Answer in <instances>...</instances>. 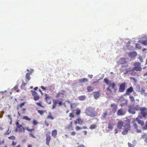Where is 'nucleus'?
I'll use <instances>...</instances> for the list:
<instances>
[{
  "instance_id": "f03ea898",
  "label": "nucleus",
  "mask_w": 147,
  "mask_h": 147,
  "mask_svg": "<svg viewBox=\"0 0 147 147\" xmlns=\"http://www.w3.org/2000/svg\"><path fill=\"white\" fill-rule=\"evenodd\" d=\"M130 121L129 119L125 121V125L123 126L124 127V129L122 132V134L123 135H126L128 133V131L131 128V126L130 125Z\"/></svg>"
},
{
  "instance_id": "ea45409f",
  "label": "nucleus",
  "mask_w": 147,
  "mask_h": 147,
  "mask_svg": "<svg viewBox=\"0 0 147 147\" xmlns=\"http://www.w3.org/2000/svg\"><path fill=\"white\" fill-rule=\"evenodd\" d=\"M38 112L41 115H42L43 114V113H44V112L43 111L41 110H38Z\"/></svg>"
},
{
  "instance_id": "37998d69",
  "label": "nucleus",
  "mask_w": 147,
  "mask_h": 147,
  "mask_svg": "<svg viewBox=\"0 0 147 147\" xmlns=\"http://www.w3.org/2000/svg\"><path fill=\"white\" fill-rule=\"evenodd\" d=\"M82 129V127H80L79 126L76 127V130L78 131Z\"/></svg>"
},
{
  "instance_id": "c9c22d12",
  "label": "nucleus",
  "mask_w": 147,
  "mask_h": 147,
  "mask_svg": "<svg viewBox=\"0 0 147 147\" xmlns=\"http://www.w3.org/2000/svg\"><path fill=\"white\" fill-rule=\"evenodd\" d=\"M26 129L28 131L30 132H32V131L34 130V128L30 129L28 127H27L26 128Z\"/></svg>"
},
{
  "instance_id": "2f4dec72",
  "label": "nucleus",
  "mask_w": 147,
  "mask_h": 147,
  "mask_svg": "<svg viewBox=\"0 0 147 147\" xmlns=\"http://www.w3.org/2000/svg\"><path fill=\"white\" fill-rule=\"evenodd\" d=\"M47 118L48 119H54V118L52 116L51 113H50L49 115L47 116Z\"/></svg>"
},
{
  "instance_id": "bf43d9fd",
  "label": "nucleus",
  "mask_w": 147,
  "mask_h": 147,
  "mask_svg": "<svg viewBox=\"0 0 147 147\" xmlns=\"http://www.w3.org/2000/svg\"><path fill=\"white\" fill-rule=\"evenodd\" d=\"M40 88L42 89L43 90H46V88L44 87L43 86H42L40 87Z\"/></svg>"
},
{
  "instance_id": "2eb2a0df",
  "label": "nucleus",
  "mask_w": 147,
  "mask_h": 147,
  "mask_svg": "<svg viewBox=\"0 0 147 147\" xmlns=\"http://www.w3.org/2000/svg\"><path fill=\"white\" fill-rule=\"evenodd\" d=\"M133 88L132 86H131L127 89L126 91L125 94L129 95L133 91Z\"/></svg>"
},
{
  "instance_id": "473e14b6",
  "label": "nucleus",
  "mask_w": 147,
  "mask_h": 147,
  "mask_svg": "<svg viewBox=\"0 0 147 147\" xmlns=\"http://www.w3.org/2000/svg\"><path fill=\"white\" fill-rule=\"evenodd\" d=\"M96 127V126L95 125L92 124L90 126V128L91 129H92L95 128Z\"/></svg>"
},
{
  "instance_id": "1a4fd4ad",
  "label": "nucleus",
  "mask_w": 147,
  "mask_h": 147,
  "mask_svg": "<svg viewBox=\"0 0 147 147\" xmlns=\"http://www.w3.org/2000/svg\"><path fill=\"white\" fill-rule=\"evenodd\" d=\"M30 92L32 93V95L33 96V99L34 101L38 100L39 99L40 96L35 91L31 90Z\"/></svg>"
},
{
  "instance_id": "e433bc0d",
  "label": "nucleus",
  "mask_w": 147,
  "mask_h": 147,
  "mask_svg": "<svg viewBox=\"0 0 147 147\" xmlns=\"http://www.w3.org/2000/svg\"><path fill=\"white\" fill-rule=\"evenodd\" d=\"M143 130H147V121H146L145 126L142 127Z\"/></svg>"
},
{
  "instance_id": "603ef678",
  "label": "nucleus",
  "mask_w": 147,
  "mask_h": 147,
  "mask_svg": "<svg viewBox=\"0 0 147 147\" xmlns=\"http://www.w3.org/2000/svg\"><path fill=\"white\" fill-rule=\"evenodd\" d=\"M61 92H59L58 93H57L56 95V97H59L61 96Z\"/></svg>"
},
{
  "instance_id": "f3484780",
  "label": "nucleus",
  "mask_w": 147,
  "mask_h": 147,
  "mask_svg": "<svg viewBox=\"0 0 147 147\" xmlns=\"http://www.w3.org/2000/svg\"><path fill=\"white\" fill-rule=\"evenodd\" d=\"M119 63L120 64H124L126 63V59L124 58H121L119 60Z\"/></svg>"
},
{
  "instance_id": "5701e85b",
  "label": "nucleus",
  "mask_w": 147,
  "mask_h": 147,
  "mask_svg": "<svg viewBox=\"0 0 147 147\" xmlns=\"http://www.w3.org/2000/svg\"><path fill=\"white\" fill-rule=\"evenodd\" d=\"M77 121H78V124L80 125H82L84 123V121L80 118H78L77 119Z\"/></svg>"
},
{
  "instance_id": "39448f33",
  "label": "nucleus",
  "mask_w": 147,
  "mask_h": 147,
  "mask_svg": "<svg viewBox=\"0 0 147 147\" xmlns=\"http://www.w3.org/2000/svg\"><path fill=\"white\" fill-rule=\"evenodd\" d=\"M63 99L61 98L60 99V100H53V104L52 106V109H54L56 107L57 104H58L59 106L62 105V102L63 101Z\"/></svg>"
},
{
  "instance_id": "aec40b11",
  "label": "nucleus",
  "mask_w": 147,
  "mask_h": 147,
  "mask_svg": "<svg viewBox=\"0 0 147 147\" xmlns=\"http://www.w3.org/2000/svg\"><path fill=\"white\" fill-rule=\"evenodd\" d=\"M137 53L135 51L130 53L129 55L131 57H135L137 55Z\"/></svg>"
},
{
  "instance_id": "20e7f679",
  "label": "nucleus",
  "mask_w": 147,
  "mask_h": 147,
  "mask_svg": "<svg viewBox=\"0 0 147 147\" xmlns=\"http://www.w3.org/2000/svg\"><path fill=\"white\" fill-rule=\"evenodd\" d=\"M141 64L139 62H135L134 64V67L133 68L132 71L134 70L137 71H141L142 68L141 67Z\"/></svg>"
},
{
  "instance_id": "9b49d317",
  "label": "nucleus",
  "mask_w": 147,
  "mask_h": 147,
  "mask_svg": "<svg viewBox=\"0 0 147 147\" xmlns=\"http://www.w3.org/2000/svg\"><path fill=\"white\" fill-rule=\"evenodd\" d=\"M110 107L111 108L112 111L113 113H115L117 108V105L113 103L111 105Z\"/></svg>"
},
{
  "instance_id": "c03bdc74",
  "label": "nucleus",
  "mask_w": 147,
  "mask_h": 147,
  "mask_svg": "<svg viewBox=\"0 0 147 147\" xmlns=\"http://www.w3.org/2000/svg\"><path fill=\"white\" fill-rule=\"evenodd\" d=\"M41 102H37V103H36V104L37 105L40 107H42L43 106L41 105Z\"/></svg>"
},
{
  "instance_id": "a878e982",
  "label": "nucleus",
  "mask_w": 147,
  "mask_h": 147,
  "mask_svg": "<svg viewBox=\"0 0 147 147\" xmlns=\"http://www.w3.org/2000/svg\"><path fill=\"white\" fill-rule=\"evenodd\" d=\"M87 89L88 92H90L93 91L92 87L91 86H88L87 88Z\"/></svg>"
},
{
  "instance_id": "338daca9",
  "label": "nucleus",
  "mask_w": 147,
  "mask_h": 147,
  "mask_svg": "<svg viewBox=\"0 0 147 147\" xmlns=\"http://www.w3.org/2000/svg\"><path fill=\"white\" fill-rule=\"evenodd\" d=\"M143 76H147V71L144 74Z\"/></svg>"
},
{
  "instance_id": "e2e57ef3",
  "label": "nucleus",
  "mask_w": 147,
  "mask_h": 147,
  "mask_svg": "<svg viewBox=\"0 0 147 147\" xmlns=\"http://www.w3.org/2000/svg\"><path fill=\"white\" fill-rule=\"evenodd\" d=\"M141 92L142 93H144L145 92V90L143 88H142L141 90Z\"/></svg>"
},
{
  "instance_id": "774afa93",
  "label": "nucleus",
  "mask_w": 147,
  "mask_h": 147,
  "mask_svg": "<svg viewBox=\"0 0 147 147\" xmlns=\"http://www.w3.org/2000/svg\"><path fill=\"white\" fill-rule=\"evenodd\" d=\"M85 146L84 145H80L78 146L77 147H84Z\"/></svg>"
},
{
  "instance_id": "6ab92c4d",
  "label": "nucleus",
  "mask_w": 147,
  "mask_h": 147,
  "mask_svg": "<svg viewBox=\"0 0 147 147\" xmlns=\"http://www.w3.org/2000/svg\"><path fill=\"white\" fill-rule=\"evenodd\" d=\"M45 100H46L47 102L49 104H50L51 103V101L50 100H49L50 99V97L47 94H45Z\"/></svg>"
},
{
  "instance_id": "13d9d810",
  "label": "nucleus",
  "mask_w": 147,
  "mask_h": 147,
  "mask_svg": "<svg viewBox=\"0 0 147 147\" xmlns=\"http://www.w3.org/2000/svg\"><path fill=\"white\" fill-rule=\"evenodd\" d=\"M139 59L141 62H143V59L141 57H139Z\"/></svg>"
},
{
  "instance_id": "a211bd4d",
  "label": "nucleus",
  "mask_w": 147,
  "mask_h": 147,
  "mask_svg": "<svg viewBox=\"0 0 147 147\" xmlns=\"http://www.w3.org/2000/svg\"><path fill=\"white\" fill-rule=\"evenodd\" d=\"M136 121L138 124H140L142 126H143L144 124V122L141 121L138 117H137L136 119Z\"/></svg>"
},
{
  "instance_id": "72a5a7b5",
  "label": "nucleus",
  "mask_w": 147,
  "mask_h": 147,
  "mask_svg": "<svg viewBox=\"0 0 147 147\" xmlns=\"http://www.w3.org/2000/svg\"><path fill=\"white\" fill-rule=\"evenodd\" d=\"M81 113V111L79 109H76V115H80Z\"/></svg>"
},
{
  "instance_id": "052dcab7",
  "label": "nucleus",
  "mask_w": 147,
  "mask_h": 147,
  "mask_svg": "<svg viewBox=\"0 0 147 147\" xmlns=\"http://www.w3.org/2000/svg\"><path fill=\"white\" fill-rule=\"evenodd\" d=\"M18 88V85H16L14 86L13 88V89L14 90H16Z\"/></svg>"
},
{
  "instance_id": "c756f323",
  "label": "nucleus",
  "mask_w": 147,
  "mask_h": 147,
  "mask_svg": "<svg viewBox=\"0 0 147 147\" xmlns=\"http://www.w3.org/2000/svg\"><path fill=\"white\" fill-rule=\"evenodd\" d=\"M128 112L132 114H135V111L133 110L131 108H130L128 110Z\"/></svg>"
},
{
  "instance_id": "79ce46f5",
  "label": "nucleus",
  "mask_w": 147,
  "mask_h": 147,
  "mask_svg": "<svg viewBox=\"0 0 147 147\" xmlns=\"http://www.w3.org/2000/svg\"><path fill=\"white\" fill-rule=\"evenodd\" d=\"M25 104V102H24L22 103H21L19 106V107L21 108H22V106H24Z\"/></svg>"
},
{
  "instance_id": "412c9836",
  "label": "nucleus",
  "mask_w": 147,
  "mask_h": 147,
  "mask_svg": "<svg viewBox=\"0 0 147 147\" xmlns=\"http://www.w3.org/2000/svg\"><path fill=\"white\" fill-rule=\"evenodd\" d=\"M57 134V131L56 129L53 130L52 131V136L53 137H55Z\"/></svg>"
},
{
  "instance_id": "5fc2aeb1",
  "label": "nucleus",
  "mask_w": 147,
  "mask_h": 147,
  "mask_svg": "<svg viewBox=\"0 0 147 147\" xmlns=\"http://www.w3.org/2000/svg\"><path fill=\"white\" fill-rule=\"evenodd\" d=\"M76 134V133L75 131H73L71 132V135L72 136H74Z\"/></svg>"
},
{
  "instance_id": "6e6552de",
  "label": "nucleus",
  "mask_w": 147,
  "mask_h": 147,
  "mask_svg": "<svg viewBox=\"0 0 147 147\" xmlns=\"http://www.w3.org/2000/svg\"><path fill=\"white\" fill-rule=\"evenodd\" d=\"M140 110L141 114L143 117L147 118V108L146 107H141Z\"/></svg>"
},
{
  "instance_id": "b1692460",
  "label": "nucleus",
  "mask_w": 147,
  "mask_h": 147,
  "mask_svg": "<svg viewBox=\"0 0 147 147\" xmlns=\"http://www.w3.org/2000/svg\"><path fill=\"white\" fill-rule=\"evenodd\" d=\"M107 115H108V113H107V112H106L103 113L102 114V117H101V119H105L106 118V117L107 116Z\"/></svg>"
},
{
  "instance_id": "4c0bfd02",
  "label": "nucleus",
  "mask_w": 147,
  "mask_h": 147,
  "mask_svg": "<svg viewBox=\"0 0 147 147\" xmlns=\"http://www.w3.org/2000/svg\"><path fill=\"white\" fill-rule=\"evenodd\" d=\"M8 138L9 139L13 140H15V139L16 138L14 136H12L8 137Z\"/></svg>"
},
{
  "instance_id": "bb28decb",
  "label": "nucleus",
  "mask_w": 147,
  "mask_h": 147,
  "mask_svg": "<svg viewBox=\"0 0 147 147\" xmlns=\"http://www.w3.org/2000/svg\"><path fill=\"white\" fill-rule=\"evenodd\" d=\"M114 126V125L113 124L111 123H109L108 125V128L109 129H112L113 128V127Z\"/></svg>"
},
{
  "instance_id": "393cba45",
  "label": "nucleus",
  "mask_w": 147,
  "mask_h": 147,
  "mask_svg": "<svg viewBox=\"0 0 147 147\" xmlns=\"http://www.w3.org/2000/svg\"><path fill=\"white\" fill-rule=\"evenodd\" d=\"M88 81V80L86 78H83L82 79L79 80V82L81 83L87 82Z\"/></svg>"
},
{
  "instance_id": "4468645a",
  "label": "nucleus",
  "mask_w": 147,
  "mask_h": 147,
  "mask_svg": "<svg viewBox=\"0 0 147 147\" xmlns=\"http://www.w3.org/2000/svg\"><path fill=\"white\" fill-rule=\"evenodd\" d=\"M125 112L123 111V109H120L118 110L117 112V115L118 116L124 115L125 114Z\"/></svg>"
},
{
  "instance_id": "58836bf2",
  "label": "nucleus",
  "mask_w": 147,
  "mask_h": 147,
  "mask_svg": "<svg viewBox=\"0 0 147 147\" xmlns=\"http://www.w3.org/2000/svg\"><path fill=\"white\" fill-rule=\"evenodd\" d=\"M136 47L137 48H138L139 49H141V47L140 45L138 44H136Z\"/></svg>"
},
{
  "instance_id": "de8ad7c7",
  "label": "nucleus",
  "mask_w": 147,
  "mask_h": 147,
  "mask_svg": "<svg viewBox=\"0 0 147 147\" xmlns=\"http://www.w3.org/2000/svg\"><path fill=\"white\" fill-rule=\"evenodd\" d=\"M30 136L33 138H36V137L32 133H30Z\"/></svg>"
},
{
  "instance_id": "6e6d98bb",
  "label": "nucleus",
  "mask_w": 147,
  "mask_h": 147,
  "mask_svg": "<svg viewBox=\"0 0 147 147\" xmlns=\"http://www.w3.org/2000/svg\"><path fill=\"white\" fill-rule=\"evenodd\" d=\"M11 132V131H9V129L7 130V132L5 133V134L6 135H8V134H9Z\"/></svg>"
},
{
  "instance_id": "dca6fc26",
  "label": "nucleus",
  "mask_w": 147,
  "mask_h": 147,
  "mask_svg": "<svg viewBox=\"0 0 147 147\" xmlns=\"http://www.w3.org/2000/svg\"><path fill=\"white\" fill-rule=\"evenodd\" d=\"M93 93L94 97L96 99H98L100 96V94L98 92H94Z\"/></svg>"
},
{
  "instance_id": "f8f14e48",
  "label": "nucleus",
  "mask_w": 147,
  "mask_h": 147,
  "mask_svg": "<svg viewBox=\"0 0 147 147\" xmlns=\"http://www.w3.org/2000/svg\"><path fill=\"white\" fill-rule=\"evenodd\" d=\"M124 124H125V123H124L123 121L121 120L119 121L117 125V127L119 129H121Z\"/></svg>"
},
{
  "instance_id": "864d4df0",
  "label": "nucleus",
  "mask_w": 147,
  "mask_h": 147,
  "mask_svg": "<svg viewBox=\"0 0 147 147\" xmlns=\"http://www.w3.org/2000/svg\"><path fill=\"white\" fill-rule=\"evenodd\" d=\"M65 90H62L61 91V94L62 95H65Z\"/></svg>"
},
{
  "instance_id": "a19ab883",
  "label": "nucleus",
  "mask_w": 147,
  "mask_h": 147,
  "mask_svg": "<svg viewBox=\"0 0 147 147\" xmlns=\"http://www.w3.org/2000/svg\"><path fill=\"white\" fill-rule=\"evenodd\" d=\"M141 43L145 45H147V40H143L141 42Z\"/></svg>"
},
{
  "instance_id": "09e8293b",
  "label": "nucleus",
  "mask_w": 147,
  "mask_h": 147,
  "mask_svg": "<svg viewBox=\"0 0 147 147\" xmlns=\"http://www.w3.org/2000/svg\"><path fill=\"white\" fill-rule=\"evenodd\" d=\"M32 123L34 125H36L37 124V122L35 120H34L32 122Z\"/></svg>"
},
{
  "instance_id": "7ed1b4c3",
  "label": "nucleus",
  "mask_w": 147,
  "mask_h": 147,
  "mask_svg": "<svg viewBox=\"0 0 147 147\" xmlns=\"http://www.w3.org/2000/svg\"><path fill=\"white\" fill-rule=\"evenodd\" d=\"M85 113L91 117H94L96 116V112L95 111V109L90 107L86 109Z\"/></svg>"
},
{
  "instance_id": "ddd939ff",
  "label": "nucleus",
  "mask_w": 147,
  "mask_h": 147,
  "mask_svg": "<svg viewBox=\"0 0 147 147\" xmlns=\"http://www.w3.org/2000/svg\"><path fill=\"white\" fill-rule=\"evenodd\" d=\"M50 133L49 134H46V144L49 145V142L51 140V137L50 135Z\"/></svg>"
},
{
  "instance_id": "8fccbe9b",
  "label": "nucleus",
  "mask_w": 147,
  "mask_h": 147,
  "mask_svg": "<svg viewBox=\"0 0 147 147\" xmlns=\"http://www.w3.org/2000/svg\"><path fill=\"white\" fill-rule=\"evenodd\" d=\"M23 83H22V84L21 85V87L22 88V87H24L25 86V85L26 84V83H24L23 81Z\"/></svg>"
},
{
  "instance_id": "3c124183",
  "label": "nucleus",
  "mask_w": 147,
  "mask_h": 147,
  "mask_svg": "<svg viewBox=\"0 0 147 147\" xmlns=\"http://www.w3.org/2000/svg\"><path fill=\"white\" fill-rule=\"evenodd\" d=\"M134 126L135 128L137 129L138 128V125L136 123L134 124Z\"/></svg>"
},
{
  "instance_id": "4be33fe9",
  "label": "nucleus",
  "mask_w": 147,
  "mask_h": 147,
  "mask_svg": "<svg viewBox=\"0 0 147 147\" xmlns=\"http://www.w3.org/2000/svg\"><path fill=\"white\" fill-rule=\"evenodd\" d=\"M78 98L80 100L83 101L86 99V96L85 95L80 96L78 97Z\"/></svg>"
},
{
  "instance_id": "423d86ee",
  "label": "nucleus",
  "mask_w": 147,
  "mask_h": 147,
  "mask_svg": "<svg viewBox=\"0 0 147 147\" xmlns=\"http://www.w3.org/2000/svg\"><path fill=\"white\" fill-rule=\"evenodd\" d=\"M27 71H28L26 74L25 76V80L27 83L30 80V76L32 74L34 70L32 69H31L30 71L28 69L27 70Z\"/></svg>"
},
{
  "instance_id": "680f3d73",
  "label": "nucleus",
  "mask_w": 147,
  "mask_h": 147,
  "mask_svg": "<svg viewBox=\"0 0 147 147\" xmlns=\"http://www.w3.org/2000/svg\"><path fill=\"white\" fill-rule=\"evenodd\" d=\"M118 133V130L117 129H115V134H116Z\"/></svg>"
},
{
  "instance_id": "9d476101",
  "label": "nucleus",
  "mask_w": 147,
  "mask_h": 147,
  "mask_svg": "<svg viewBox=\"0 0 147 147\" xmlns=\"http://www.w3.org/2000/svg\"><path fill=\"white\" fill-rule=\"evenodd\" d=\"M25 129L21 125H19L17 126V128L15 129L16 132H24Z\"/></svg>"
},
{
  "instance_id": "cd10ccee",
  "label": "nucleus",
  "mask_w": 147,
  "mask_h": 147,
  "mask_svg": "<svg viewBox=\"0 0 147 147\" xmlns=\"http://www.w3.org/2000/svg\"><path fill=\"white\" fill-rule=\"evenodd\" d=\"M77 106V105L75 103H71L70 104V107L71 109H74Z\"/></svg>"
},
{
  "instance_id": "f704fd0d",
  "label": "nucleus",
  "mask_w": 147,
  "mask_h": 147,
  "mask_svg": "<svg viewBox=\"0 0 147 147\" xmlns=\"http://www.w3.org/2000/svg\"><path fill=\"white\" fill-rule=\"evenodd\" d=\"M23 119H24L27 120H28L29 121H30L31 120V119L30 118H29L28 116H24L23 117Z\"/></svg>"
},
{
  "instance_id": "f257e3e1",
  "label": "nucleus",
  "mask_w": 147,
  "mask_h": 147,
  "mask_svg": "<svg viewBox=\"0 0 147 147\" xmlns=\"http://www.w3.org/2000/svg\"><path fill=\"white\" fill-rule=\"evenodd\" d=\"M104 81L107 84L109 85V87L107 88V91L110 92L111 93H112V91L110 89V88L111 87L114 90L115 92H116L117 89L115 88L116 84L115 83H111V81L109 82V80L107 78H105Z\"/></svg>"
},
{
  "instance_id": "a18cd8bd",
  "label": "nucleus",
  "mask_w": 147,
  "mask_h": 147,
  "mask_svg": "<svg viewBox=\"0 0 147 147\" xmlns=\"http://www.w3.org/2000/svg\"><path fill=\"white\" fill-rule=\"evenodd\" d=\"M72 127H71L70 125L67 126L65 128L67 129H72Z\"/></svg>"
},
{
  "instance_id": "0e129e2a",
  "label": "nucleus",
  "mask_w": 147,
  "mask_h": 147,
  "mask_svg": "<svg viewBox=\"0 0 147 147\" xmlns=\"http://www.w3.org/2000/svg\"><path fill=\"white\" fill-rule=\"evenodd\" d=\"M88 77L90 78V79H92L93 77V75H88Z\"/></svg>"
},
{
  "instance_id": "0eeeda50",
  "label": "nucleus",
  "mask_w": 147,
  "mask_h": 147,
  "mask_svg": "<svg viewBox=\"0 0 147 147\" xmlns=\"http://www.w3.org/2000/svg\"><path fill=\"white\" fill-rule=\"evenodd\" d=\"M127 86V84L125 82L121 83L119 85V92H124L125 89V88Z\"/></svg>"
},
{
  "instance_id": "c85d7f7f",
  "label": "nucleus",
  "mask_w": 147,
  "mask_h": 147,
  "mask_svg": "<svg viewBox=\"0 0 147 147\" xmlns=\"http://www.w3.org/2000/svg\"><path fill=\"white\" fill-rule=\"evenodd\" d=\"M69 116L70 117V120H72V118L75 117V115L73 113H69Z\"/></svg>"
},
{
  "instance_id": "69168bd1",
  "label": "nucleus",
  "mask_w": 147,
  "mask_h": 147,
  "mask_svg": "<svg viewBox=\"0 0 147 147\" xmlns=\"http://www.w3.org/2000/svg\"><path fill=\"white\" fill-rule=\"evenodd\" d=\"M136 119H134L132 121V123H133L134 124H135V123H136Z\"/></svg>"
},
{
  "instance_id": "4d7b16f0",
  "label": "nucleus",
  "mask_w": 147,
  "mask_h": 147,
  "mask_svg": "<svg viewBox=\"0 0 147 147\" xmlns=\"http://www.w3.org/2000/svg\"><path fill=\"white\" fill-rule=\"evenodd\" d=\"M12 144V145L15 146L16 144V142H14V141H13Z\"/></svg>"
},
{
  "instance_id": "49530a36",
  "label": "nucleus",
  "mask_w": 147,
  "mask_h": 147,
  "mask_svg": "<svg viewBox=\"0 0 147 147\" xmlns=\"http://www.w3.org/2000/svg\"><path fill=\"white\" fill-rule=\"evenodd\" d=\"M128 145L129 147H134V146L133 145L129 142L128 143Z\"/></svg>"
},
{
  "instance_id": "7c9ffc66",
  "label": "nucleus",
  "mask_w": 147,
  "mask_h": 147,
  "mask_svg": "<svg viewBox=\"0 0 147 147\" xmlns=\"http://www.w3.org/2000/svg\"><path fill=\"white\" fill-rule=\"evenodd\" d=\"M129 98L130 99L131 102H134L135 101L134 97L133 96H129Z\"/></svg>"
}]
</instances>
